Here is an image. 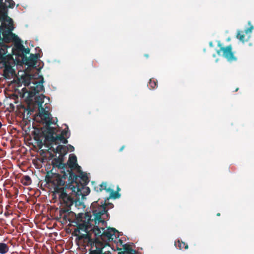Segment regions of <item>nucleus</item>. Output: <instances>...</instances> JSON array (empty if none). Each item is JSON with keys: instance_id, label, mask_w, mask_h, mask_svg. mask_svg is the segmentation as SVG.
Wrapping results in <instances>:
<instances>
[{"instance_id": "nucleus-4", "label": "nucleus", "mask_w": 254, "mask_h": 254, "mask_svg": "<svg viewBox=\"0 0 254 254\" xmlns=\"http://www.w3.org/2000/svg\"><path fill=\"white\" fill-rule=\"evenodd\" d=\"M103 231L100 237L92 238L89 234H82L79 236V240H83L87 246H90L89 254H112L108 251L103 252V249L109 245V243L115 241L119 237V232L114 228H108L106 230L102 228Z\"/></svg>"}, {"instance_id": "nucleus-16", "label": "nucleus", "mask_w": 254, "mask_h": 254, "mask_svg": "<svg viewBox=\"0 0 254 254\" xmlns=\"http://www.w3.org/2000/svg\"><path fill=\"white\" fill-rule=\"evenodd\" d=\"M36 95L33 97H34V102L38 105V110L41 108H43L42 105L44 103V96L43 94L35 96Z\"/></svg>"}, {"instance_id": "nucleus-20", "label": "nucleus", "mask_w": 254, "mask_h": 254, "mask_svg": "<svg viewBox=\"0 0 254 254\" xmlns=\"http://www.w3.org/2000/svg\"><path fill=\"white\" fill-rule=\"evenodd\" d=\"M9 251V247L7 244L3 243H0V254H5Z\"/></svg>"}, {"instance_id": "nucleus-28", "label": "nucleus", "mask_w": 254, "mask_h": 254, "mask_svg": "<svg viewBox=\"0 0 254 254\" xmlns=\"http://www.w3.org/2000/svg\"><path fill=\"white\" fill-rule=\"evenodd\" d=\"M125 147V146H123L120 149V151H122L124 148Z\"/></svg>"}, {"instance_id": "nucleus-29", "label": "nucleus", "mask_w": 254, "mask_h": 254, "mask_svg": "<svg viewBox=\"0 0 254 254\" xmlns=\"http://www.w3.org/2000/svg\"><path fill=\"white\" fill-rule=\"evenodd\" d=\"M120 190H121V189L119 187H118L117 191H118L119 192V191H120Z\"/></svg>"}, {"instance_id": "nucleus-14", "label": "nucleus", "mask_w": 254, "mask_h": 254, "mask_svg": "<svg viewBox=\"0 0 254 254\" xmlns=\"http://www.w3.org/2000/svg\"><path fill=\"white\" fill-rule=\"evenodd\" d=\"M55 144H51L50 145H47V144H43L46 147L48 148V152L50 153L52 157H53L54 155H52L51 152H53L54 153H58L60 154V157H62L64 158V156L67 153V148L64 145H60V144H57V147L55 148L54 145Z\"/></svg>"}, {"instance_id": "nucleus-32", "label": "nucleus", "mask_w": 254, "mask_h": 254, "mask_svg": "<svg viewBox=\"0 0 254 254\" xmlns=\"http://www.w3.org/2000/svg\"><path fill=\"white\" fill-rule=\"evenodd\" d=\"M216 215L217 216H220V213H218Z\"/></svg>"}, {"instance_id": "nucleus-7", "label": "nucleus", "mask_w": 254, "mask_h": 254, "mask_svg": "<svg viewBox=\"0 0 254 254\" xmlns=\"http://www.w3.org/2000/svg\"><path fill=\"white\" fill-rule=\"evenodd\" d=\"M65 171H62L61 174H53V177H50L48 174L46 178L48 182H53L56 186H64L67 177L73 173V170L80 171L81 167L77 163V158L75 155L70 154L67 162Z\"/></svg>"}, {"instance_id": "nucleus-3", "label": "nucleus", "mask_w": 254, "mask_h": 254, "mask_svg": "<svg viewBox=\"0 0 254 254\" xmlns=\"http://www.w3.org/2000/svg\"><path fill=\"white\" fill-rule=\"evenodd\" d=\"M15 26L12 18L0 16V63L13 61L22 48V40L13 33Z\"/></svg>"}, {"instance_id": "nucleus-33", "label": "nucleus", "mask_w": 254, "mask_h": 254, "mask_svg": "<svg viewBox=\"0 0 254 254\" xmlns=\"http://www.w3.org/2000/svg\"><path fill=\"white\" fill-rule=\"evenodd\" d=\"M1 126H2V124H1V123L0 122V128H1Z\"/></svg>"}, {"instance_id": "nucleus-21", "label": "nucleus", "mask_w": 254, "mask_h": 254, "mask_svg": "<svg viewBox=\"0 0 254 254\" xmlns=\"http://www.w3.org/2000/svg\"><path fill=\"white\" fill-rule=\"evenodd\" d=\"M21 183L25 186H29L32 183V180L29 176L26 175L22 177Z\"/></svg>"}, {"instance_id": "nucleus-25", "label": "nucleus", "mask_w": 254, "mask_h": 254, "mask_svg": "<svg viewBox=\"0 0 254 254\" xmlns=\"http://www.w3.org/2000/svg\"><path fill=\"white\" fill-rule=\"evenodd\" d=\"M69 148L70 149L71 151H73L74 149V148L73 146L71 145H68Z\"/></svg>"}, {"instance_id": "nucleus-23", "label": "nucleus", "mask_w": 254, "mask_h": 254, "mask_svg": "<svg viewBox=\"0 0 254 254\" xmlns=\"http://www.w3.org/2000/svg\"><path fill=\"white\" fill-rule=\"evenodd\" d=\"M248 24L250 26V27L246 29L244 31L246 34L251 33L254 28V26L251 24V21L248 22Z\"/></svg>"}, {"instance_id": "nucleus-18", "label": "nucleus", "mask_w": 254, "mask_h": 254, "mask_svg": "<svg viewBox=\"0 0 254 254\" xmlns=\"http://www.w3.org/2000/svg\"><path fill=\"white\" fill-rule=\"evenodd\" d=\"M175 246L177 248H178L179 250H182L183 249H185V250H187L189 248L188 245L185 242L178 240L175 242Z\"/></svg>"}, {"instance_id": "nucleus-24", "label": "nucleus", "mask_w": 254, "mask_h": 254, "mask_svg": "<svg viewBox=\"0 0 254 254\" xmlns=\"http://www.w3.org/2000/svg\"><path fill=\"white\" fill-rule=\"evenodd\" d=\"M106 200H107V198H105L104 202H103L102 200L100 201L99 199L98 201H96L95 202H98L99 203V205H101L102 203L104 205H105V207H106L107 205H109L111 208H112L114 206L113 204L112 203H109L107 204L106 203ZM105 208L106 209V207H105Z\"/></svg>"}, {"instance_id": "nucleus-17", "label": "nucleus", "mask_w": 254, "mask_h": 254, "mask_svg": "<svg viewBox=\"0 0 254 254\" xmlns=\"http://www.w3.org/2000/svg\"><path fill=\"white\" fill-rule=\"evenodd\" d=\"M123 252H119L118 254H135L136 251L128 245L123 246Z\"/></svg>"}, {"instance_id": "nucleus-31", "label": "nucleus", "mask_w": 254, "mask_h": 254, "mask_svg": "<svg viewBox=\"0 0 254 254\" xmlns=\"http://www.w3.org/2000/svg\"><path fill=\"white\" fill-rule=\"evenodd\" d=\"M238 90H239V88H237L235 89V92H237V91H238Z\"/></svg>"}, {"instance_id": "nucleus-30", "label": "nucleus", "mask_w": 254, "mask_h": 254, "mask_svg": "<svg viewBox=\"0 0 254 254\" xmlns=\"http://www.w3.org/2000/svg\"><path fill=\"white\" fill-rule=\"evenodd\" d=\"M144 56L146 58H148L149 57V55L148 54H145L144 55Z\"/></svg>"}, {"instance_id": "nucleus-11", "label": "nucleus", "mask_w": 254, "mask_h": 254, "mask_svg": "<svg viewBox=\"0 0 254 254\" xmlns=\"http://www.w3.org/2000/svg\"><path fill=\"white\" fill-rule=\"evenodd\" d=\"M94 190L97 192H101L103 190H105L106 192L109 193V196L107 197V200H109L111 198L117 199L120 198L121 196V194L119 193L118 191H115L113 189L108 188L107 183L106 182H102L98 186L95 187Z\"/></svg>"}, {"instance_id": "nucleus-26", "label": "nucleus", "mask_w": 254, "mask_h": 254, "mask_svg": "<svg viewBox=\"0 0 254 254\" xmlns=\"http://www.w3.org/2000/svg\"><path fill=\"white\" fill-rule=\"evenodd\" d=\"M27 110H29V112H33L34 111V109H31L29 106L28 107Z\"/></svg>"}, {"instance_id": "nucleus-8", "label": "nucleus", "mask_w": 254, "mask_h": 254, "mask_svg": "<svg viewBox=\"0 0 254 254\" xmlns=\"http://www.w3.org/2000/svg\"><path fill=\"white\" fill-rule=\"evenodd\" d=\"M30 49L25 48L22 43V48L18 53H17L15 58V61L13 62L14 64L18 65L25 64L28 67H34L37 63V61L40 56L39 54H30L29 57H27V54H29Z\"/></svg>"}, {"instance_id": "nucleus-22", "label": "nucleus", "mask_w": 254, "mask_h": 254, "mask_svg": "<svg viewBox=\"0 0 254 254\" xmlns=\"http://www.w3.org/2000/svg\"><path fill=\"white\" fill-rule=\"evenodd\" d=\"M245 32L241 31L240 30H238L237 31V34L236 35V38L238 39L240 41L242 42L243 43H244L246 41L245 40V35L244 34Z\"/></svg>"}, {"instance_id": "nucleus-6", "label": "nucleus", "mask_w": 254, "mask_h": 254, "mask_svg": "<svg viewBox=\"0 0 254 254\" xmlns=\"http://www.w3.org/2000/svg\"><path fill=\"white\" fill-rule=\"evenodd\" d=\"M32 79V75L24 73L20 78H17V79L13 80V82L15 83L18 87L21 86L22 84L25 86L28 87L29 89V90L26 87H24L22 89V91L23 96H25V94H27V100L30 102L33 101V97L37 93H39V92L44 90L43 77H42L41 80L38 81H35V80H34L33 81H31Z\"/></svg>"}, {"instance_id": "nucleus-5", "label": "nucleus", "mask_w": 254, "mask_h": 254, "mask_svg": "<svg viewBox=\"0 0 254 254\" xmlns=\"http://www.w3.org/2000/svg\"><path fill=\"white\" fill-rule=\"evenodd\" d=\"M58 129L56 127H48L43 130L40 133L35 134L34 139L37 141L38 145L41 148L43 144L50 145H57L61 143L67 144V138L69 136L68 127L63 129L60 133H58Z\"/></svg>"}, {"instance_id": "nucleus-10", "label": "nucleus", "mask_w": 254, "mask_h": 254, "mask_svg": "<svg viewBox=\"0 0 254 254\" xmlns=\"http://www.w3.org/2000/svg\"><path fill=\"white\" fill-rule=\"evenodd\" d=\"M15 59L13 61H5V63H0V65H2L0 68H4L3 71V76L5 79H10L12 77L16 75L15 71L13 67L16 64H13Z\"/></svg>"}, {"instance_id": "nucleus-15", "label": "nucleus", "mask_w": 254, "mask_h": 254, "mask_svg": "<svg viewBox=\"0 0 254 254\" xmlns=\"http://www.w3.org/2000/svg\"><path fill=\"white\" fill-rule=\"evenodd\" d=\"M64 158L62 157H57L54 158L52 161V165L54 168H58L62 169V171H65L66 167V164L64 163Z\"/></svg>"}, {"instance_id": "nucleus-2", "label": "nucleus", "mask_w": 254, "mask_h": 254, "mask_svg": "<svg viewBox=\"0 0 254 254\" xmlns=\"http://www.w3.org/2000/svg\"><path fill=\"white\" fill-rule=\"evenodd\" d=\"M74 216L77 225V228L73 231L74 236H79L82 235L80 231H83L89 234L92 238H98L100 237L102 232L100 228L96 225L102 223L104 225L106 223V219L109 217L108 210L106 209L105 205L102 203L99 205L98 202H93L90 206V210L85 213H79L76 215L70 214L69 218L71 222V217Z\"/></svg>"}, {"instance_id": "nucleus-1", "label": "nucleus", "mask_w": 254, "mask_h": 254, "mask_svg": "<svg viewBox=\"0 0 254 254\" xmlns=\"http://www.w3.org/2000/svg\"><path fill=\"white\" fill-rule=\"evenodd\" d=\"M79 175L73 173L68 176L65 181L68 184L64 186H56L55 192L59 195V199L61 205L59 212L60 218L64 221H70V214L74 212L70 211V207L74 202H76L80 199L79 196L82 195L81 189H84L89 180L86 173L77 171Z\"/></svg>"}, {"instance_id": "nucleus-19", "label": "nucleus", "mask_w": 254, "mask_h": 254, "mask_svg": "<svg viewBox=\"0 0 254 254\" xmlns=\"http://www.w3.org/2000/svg\"><path fill=\"white\" fill-rule=\"evenodd\" d=\"M158 81L156 79L151 78L148 84V87L150 89H154L157 87Z\"/></svg>"}, {"instance_id": "nucleus-13", "label": "nucleus", "mask_w": 254, "mask_h": 254, "mask_svg": "<svg viewBox=\"0 0 254 254\" xmlns=\"http://www.w3.org/2000/svg\"><path fill=\"white\" fill-rule=\"evenodd\" d=\"M15 3L13 0H0V16L5 14L10 19L8 16V8H13Z\"/></svg>"}, {"instance_id": "nucleus-9", "label": "nucleus", "mask_w": 254, "mask_h": 254, "mask_svg": "<svg viewBox=\"0 0 254 254\" xmlns=\"http://www.w3.org/2000/svg\"><path fill=\"white\" fill-rule=\"evenodd\" d=\"M218 46L220 47V49L216 52L219 56H222L230 62L237 61V58L234 56V53L232 52V47L231 45L224 47H222L221 44L219 43Z\"/></svg>"}, {"instance_id": "nucleus-27", "label": "nucleus", "mask_w": 254, "mask_h": 254, "mask_svg": "<svg viewBox=\"0 0 254 254\" xmlns=\"http://www.w3.org/2000/svg\"><path fill=\"white\" fill-rule=\"evenodd\" d=\"M84 189H86L87 193H89L90 192V189L89 188L84 187Z\"/></svg>"}, {"instance_id": "nucleus-12", "label": "nucleus", "mask_w": 254, "mask_h": 254, "mask_svg": "<svg viewBox=\"0 0 254 254\" xmlns=\"http://www.w3.org/2000/svg\"><path fill=\"white\" fill-rule=\"evenodd\" d=\"M38 116L42 120L43 123L45 124V127L43 130L46 129L48 127H51L50 126L54 124L51 115L48 111H46L45 108L39 109Z\"/></svg>"}]
</instances>
